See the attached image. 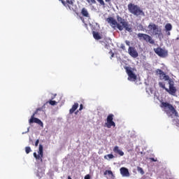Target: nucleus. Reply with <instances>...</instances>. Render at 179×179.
<instances>
[{
    "label": "nucleus",
    "mask_w": 179,
    "mask_h": 179,
    "mask_svg": "<svg viewBox=\"0 0 179 179\" xmlns=\"http://www.w3.org/2000/svg\"><path fill=\"white\" fill-rule=\"evenodd\" d=\"M116 19L117 20H115V19H114V17H109L106 19V22L109 24H110L112 27H115V26H117V28L120 31H122L124 29H125L127 31H132V29L129 27V24H128V22H127L125 19H123L120 15H117Z\"/></svg>",
    "instance_id": "obj_1"
},
{
    "label": "nucleus",
    "mask_w": 179,
    "mask_h": 179,
    "mask_svg": "<svg viewBox=\"0 0 179 179\" xmlns=\"http://www.w3.org/2000/svg\"><path fill=\"white\" fill-rule=\"evenodd\" d=\"M128 10L134 16H145V12L141 7L135 3H129L127 6Z\"/></svg>",
    "instance_id": "obj_2"
},
{
    "label": "nucleus",
    "mask_w": 179,
    "mask_h": 179,
    "mask_svg": "<svg viewBox=\"0 0 179 179\" xmlns=\"http://www.w3.org/2000/svg\"><path fill=\"white\" fill-rule=\"evenodd\" d=\"M148 29L150 33H152L153 36H157L158 37H162V36H163L162 29L159 28V26L153 22L149 24Z\"/></svg>",
    "instance_id": "obj_3"
},
{
    "label": "nucleus",
    "mask_w": 179,
    "mask_h": 179,
    "mask_svg": "<svg viewBox=\"0 0 179 179\" xmlns=\"http://www.w3.org/2000/svg\"><path fill=\"white\" fill-rule=\"evenodd\" d=\"M137 37L138 40H140V41H142V40H143L144 41H145L146 43H149L150 44H155V40L149 34L139 33L137 34Z\"/></svg>",
    "instance_id": "obj_4"
},
{
    "label": "nucleus",
    "mask_w": 179,
    "mask_h": 179,
    "mask_svg": "<svg viewBox=\"0 0 179 179\" xmlns=\"http://www.w3.org/2000/svg\"><path fill=\"white\" fill-rule=\"evenodd\" d=\"M161 108H169L171 111L172 114H174L176 117H178V113L174 108V106L168 102H162L160 105Z\"/></svg>",
    "instance_id": "obj_5"
},
{
    "label": "nucleus",
    "mask_w": 179,
    "mask_h": 179,
    "mask_svg": "<svg viewBox=\"0 0 179 179\" xmlns=\"http://www.w3.org/2000/svg\"><path fill=\"white\" fill-rule=\"evenodd\" d=\"M124 69L129 76L127 78L128 80L130 82H135V80H136V76L134 73V71H132V68L124 66Z\"/></svg>",
    "instance_id": "obj_6"
},
{
    "label": "nucleus",
    "mask_w": 179,
    "mask_h": 179,
    "mask_svg": "<svg viewBox=\"0 0 179 179\" xmlns=\"http://www.w3.org/2000/svg\"><path fill=\"white\" fill-rule=\"evenodd\" d=\"M38 154V155H37V152H34V157H35L36 160H40L41 163H43V157L44 156V152H43V145L41 144L39 145Z\"/></svg>",
    "instance_id": "obj_7"
},
{
    "label": "nucleus",
    "mask_w": 179,
    "mask_h": 179,
    "mask_svg": "<svg viewBox=\"0 0 179 179\" xmlns=\"http://www.w3.org/2000/svg\"><path fill=\"white\" fill-rule=\"evenodd\" d=\"M154 51L157 55L161 57V58H166L169 55L167 50H163L162 48H157L154 49Z\"/></svg>",
    "instance_id": "obj_8"
},
{
    "label": "nucleus",
    "mask_w": 179,
    "mask_h": 179,
    "mask_svg": "<svg viewBox=\"0 0 179 179\" xmlns=\"http://www.w3.org/2000/svg\"><path fill=\"white\" fill-rule=\"evenodd\" d=\"M156 73L159 76L160 80H165V81L169 80V82H171L170 76L166 75L162 69H157L156 70Z\"/></svg>",
    "instance_id": "obj_9"
},
{
    "label": "nucleus",
    "mask_w": 179,
    "mask_h": 179,
    "mask_svg": "<svg viewBox=\"0 0 179 179\" xmlns=\"http://www.w3.org/2000/svg\"><path fill=\"white\" fill-rule=\"evenodd\" d=\"M114 120V115L110 114L108 115L106 119V123L105 125H106L107 128H111V127H115V122L113 121Z\"/></svg>",
    "instance_id": "obj_10"
},
{
    "label": "nucleus",
    "mask_w": 179,
    "mask_h": 179,
    "mask_svg": "<svg viewBox=\"0 0 179 179\" xmlns=\"http://www.w3.org/2000/svg\"><path fill=\"white\" fill-rule=\"evenodd\" d=\"M128 54L132 58H138V57H139V53H138V50H136L135 47L129 46L128 48Z\"/></svg>",
    "instance_id": "obj_11"
},
{
    "label": "nucleus",
    "mask_w": 179,
    "mask_h": 179,
    "mask_svg": "<svg viewBox=\"0 0 179 179\" xmlns=\"http://www.w3.org/2000/svg\"><path fill=\"white\" fill-rule=\"evenodd\" d=\"M34 115H36V114H33L31 117V118L29 120V124H33L34 122L35 124H38V125H40V127H44V124H43V122L41 120H40V119L37 118V117H34Z\"/></svg>",
    "instance_id": "obj_12"
},
{
    "label": "nucleus",
    "mask_w": 179,
    "mask_h": 179,
    "mask_svg": "<svg viewBox=\"0 0 179 179\" xmlns=\"http://www.w3.org/2000/svg\"><path fill=\"white\" fill-rule=\"evenodd\" d=\"M166 92H167L171 96H176V93H177V88L174 87V84H172L171 81H169V89L166 88Z\"/></svg>",
    "instance_id": "obj_13"
},
{
    "label": "nucleus",
    "mask_w": 179,
    "mask_h": 179,
    "mask_svg": "<svg viewBox=\"0 0 179 179\" xmlns=\"http://www.w3.org/2000/svg\"><path fill=\"white\" fill-rule=\"evenodd\" d=\"M120 173L122 176V177H129V171H128V169L125 167L120 168Z\"/></svg>",
    "instance_id": "obj_14"
},
{
    "label": "nucleus",
    "mask_w": 179,
    "mask_h": 179,
    "mask_svg": "<svg viewBox=\"0 0 179 179\" xmlns=\"http://www.w3.org/2000/svg\"><path fill=\"white\" fill-rule=\"evenodd\" d=\"M66 5L70 10L75 11V5H73V0H66Z\"/></svg>",
    "instance_id": "obj_15"
},
{
    "label": "nucleus",
    "mask_w": 179,
    "mask_h": 179,
    "mask_svg": "<svg viewBox=\"0 0 179 179\" xmlns=\"http://www.w3.org/2000/svg\"><path fill=\"white\" fill-rule=\"evenodd\" d=\"M113 152L114 153H117V155H119L120 156H124V152L120 149V147L118 145H115L113 148Z\"/></svg>",
    "instance_id": "obj_16"
},
{
    "label": "nucleus",
    "mask_w": 179,
    "mask_h": 179,
    "mask_svg": "<svg viewBox=\"0 0 179 179\" xmlns=\"http://www.w3.org/2000/svg\"><path fill=\"white\" fill-rule=\"evenodd\" d=\"M79 107V103H75L72 108L69 110V114H73V113H75V111H76V110H78Z\"/></svg>",
    "instance_id": "obj_17"
},
{
    "label": "nucleus",
    "mask_w": 179,
    "mask_h": 179,
    "mask_svg": "<svg viewBox=\"0 0 179 179\" xmlns=\"http://www.w3.org/2000/svg\"><path fill=\"white\" fill-rule=\"evenodd\" d=\"M81 15H83L84 16V17H90L89 12L87 11V9H86V8H82Z\"/></svg>",
    "instance_id": "obj_18"
},
{
    "label": "nucleus",
    "mask_w": 179,
    "mask_h": 179,
    "mask_svg": "<svg viewBox=\"0 0 179 179\" xmlns=\"http://www.w3.org/2000/svg\"><path fill=\"white\" fill-rule=\"evenodd\" d=\"M165 30L166 31H171V30H173V26L171 25V24L167 23L165 25Z\"/></svg>",
    "instance_id": "obj_19"
},
{
    "label": "nucleus",
    "mask_w": 179,
    "mask_h": 179,
    "mask_svg": "<svg viewBox=\"0 0 179 179\" xmlns=\"http://www.w3.org/2000/svg\"><path fill=\"white\" fill-rule=\"evenodd\" d=\"M93 37L95 40H101V36L99 32H93Z\"/></svg>",
    "instance_id": "obj_20"
},
{
    "label": "nucleus",
    "mask_w": 179,
    "mask_h": 179,
    "mask_svg": "<svg viewBox=\"0 0 179 179\" xmlns=\"http://www.w3.org/2000/svg\"><path fill=\"white\" fill-rule=\"evenodd\" d=\"M103 157L106 160H110V159H114V155L113 154H108V155H104Z\"/></svg>",
    "instance_id": "obj_21"
},
{
    "label": "nucleus",
    "mask_w": 179,
    "mask_h": 179,
    "mask_svg": "<svg viewBox=\"0 0 179 179\" xmlns=\"http://www.w3.org/2000/svg\"><path fill=\"white\" fill-rule=\"evenodd\" d=\"M107 174H108V176H111L112 177H114V174L113 173V171H111L106 170V171L103 173V175H104V176H107Z\"/></svg>",
    "instance_id": "obj_22"
},
{
    "label": "nucleus",
    "mask_w": 179,
    "mask_h": 179,
    "mask_svg": "<svg viewBox=\"0 0 179 179\" xmlns=\"http://www.w3.org/2000/svg\"><path fill=\"white\" fill-rule=\"evenodd\" d=\"M159 87H162V89H164V90H166V89H167L166 87V84H164V83H163V82H159Z\"/></svg>",
    "instance_id": "obj_23"
},
{
    "label": "nucleus",
    "mask_w": 179,
    "mask_h": 179,
    "mask_svg": "<svg viewBox=\"0 0 179 179\" xmlns=\"http://www.w3.org/2000/svg\"><path fill=\"white\" fill-rule=\"evenodd\" d=\"M45 106V104H44L42 108H38L34 114H37L38 111H43V109L44 108Z\"/></svg>",
    "instance_id": "obj_24"
},
{
    "label": "nucleus",
    "mask_w": 179,
    "mask_h": 179,
    "mask_svg": "<svg viewBox=\"0 0 179 179\" xmlns=\"http://www.w3.org/2000/svg\"><path fill=\"white\" fill-rule=\"evenodd\" d=\"M89 5L96 3V0H86Z\"/></svg>",
    "instance_id": "obj_25"
},
{
    "label": "nucleus",
    "mask_w": 179,
    "mask_h": 179,
    "mask_svg": "<svg viewBox=\"0 0 179 179\" xmlns=\"http://www.w3.org/2000/svg\"><path fill=\"white\" fill-rule=\"evenodd\" d=\"M137 171H138V173H141L142 175L145 174V171H143V169L139 166L137 168Z\"/></svg>",
    "instance_id": "obj_26"
},
{
    "label": "nucleus",
    "mask_w": 179,
    "mask_h": 179,
    "mask_svg": "<svg viewBox=\"0 0 179 179\" xmlns=\"http://www.w3.org/2000/svg\"><path fill=\"white\" fill-rule=\"evenodd\" d=\"M25 152H26L27 155H29V153H30V152H31V148L30 147H26Z\"/></svg>",
    "instance_id": "obj_27"
},
{
    "label": "nucleus",
    "mask_w": 179,
    "mask_h": 179,
    "mask_svg": "<svg viewBox=\"0 0 179 179\" xmlns=\"http://www.w3.org/2000/svg\"><path fill=\"white\" fill-rule=\"evenodd\" d=\"M99 3L100 5H101L102 6H106V3H104V1L103 0H96Z\"/></svg>",
    "instance_id": "obj_28"
},
{
    "label": "nucleus",
    "mask_w": 179,
    "mask_h": 179,
    "mask_svg": "<svg viewBox=\"0 0 179 179\" xmlns=\"http://www.w3.org/2000/svg\"><path fill=\"white\" fill-rule=\"evenodd\" d=\"M49 103L50 104V106H55V104H57V101H50Z\"/></svg>",
    "instance_id": "obj_29"
},
{
    "label": "nucleus",
    "mask_w": 179,
    "mask_h": 179,
    "mask_svg": "<svg viewBox=\"0 0 179 179\" xmlns=\"http://www.w3.org/2000/svg\"><path fill=\"white\" fill-rule=\"evenodd\" d=\"M38 143H40V140H36V142H35V146L37 147L38 146Z\"/></svg>",
    "instance_id": "obj_30"
},
{
    "label": "nucleus",
    "mask_w": 179,
    "mask_h": 179,
    "mask_svg": "<svg viewBox=\"0 0 179 179\" xmlns=\"http://www.w3.org/2000/svg\"><path fill=\"white\" fill-rule=\"evenodd\" d=\"M120 48H122V50H123L124 51H125V45L124 44H122L120 45Z\"/></svg>",
    "instance_id": "obj_31"
},
{
    "label": "nucleus",
    "mask_w": 179,
    "mask_h": 179,
    "mask_svg": "<svg viewBox=\"0 0 179 179\" xmlns=\"http://www.w3.org/2000/svg\"><path fill=\"white\" fill-rule=\"evenodd\" d=\"M125 44L129 47V45H131V42H129V41H125Z\"/></svg>",
    "instance_id": "obj_32"
},
{
    "label": "nucleus",
    "mask_w": 179,
    "mask_h": 179,
    "mask_svg": "<svg viewBox=\"0 0 179 179\" xmlns=\"http://www.w3.org/2000/svg\"><path fill=\"white\" fill-rule=\"evenodd\" d=\"M82 110H83V104L80 105L79 111H82Z\"/></svg>",
    "instance_id": "obj_33"
},
{
    "label": "nucleus",
    "mask_w": 179,
    "mask_h": 179,
    "mask_svg": "<svg viewBox=\"0 0 179 179\" xmlns=\"http://www.w3.org/2000/svg\"><path fill=\"white\" fill-rule=\"evenodd\" d=\"M84 179H90V175L87 174L85 176Z\"/></svg>",
    "instance_id": "obj_34"
},
{
    "label": "nucleus",
    "mask_w": 179,
    "mask_h": 179,
    "mask_svg": "<svg viewBox=\"0 0 179 179\" xmlns=\"http://www.w3.org/2000/svg\"><path fill=\"white\" fill-rule=\"evenodd\" d=\"M150 160H151V162H157V159L155 158H150Z\"/></svg>",
    "instance_id": "obj_35"
},
{
    "label": "nucleus",
    "mask_w": 179,
    "mask_h": 179,
    "mask_svg": "<svg viewBox=\"0 0 179 179\" xmlns=\"http://www.w3.org/2000/svg\"><path fill=\"white\" fill-rule=\"evenodd\" d=\"M109 53L111 54V58H113L114 57V53L113 52V51L110 50Z\"/></svg>",
    "instance_id": "obj_36"
},
{
    "label": "nucleus",
    "mask_w": 179,
    "mask_h": 179,
    "mask_svg": "<svg viewBox=\"0 0 179 179\" xmlns=\"http://www.w3.org/2000/svg\"><path fill=\"white\" fill-rule=\"evenodd\" d=\"M167 32V36H170L171 34L170 33V31H166Z\"/></svg>",
    "instance_id": "obj_37"
},
{
    "label": "nucleus",
    "mask_w": 179,
    "mask_h": 179,
    "mask_svg": "<svg viewBox=\"0 0 179 179\" xmlns=\"http://www.w3.org/2000/svg\"><path fill=\"white\" fill-rule=\"evenodd\" d=\"M105 1L108 3L111 2V0H105Z\"/></svg>",
    "instance_id": "obj_38"
},
{
    "label": "nucleus",
    "mask_w": 179,
    "mask_h": 179,
    "mask_svg": "<svg viewBox=\"0 0 179 179\" xmlns=\"http://www.w3.org/2000/svg\"><path fill=\"white\" fill-rule=\"evenodd\" d=\"M79 113V110H77L76 112V114H78Z\"/></svg>",
    "instance_id": "obj_39"
}]
</instances>
